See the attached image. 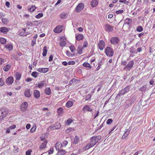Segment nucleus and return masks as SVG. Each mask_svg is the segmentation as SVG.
I'll use <instances>...</instances> for the list:
<instances>
[{"label": "nucleus", "mask_w": 155, "mask_h": 155, "mask_svg": "<svg viewBox=\"0 0 155 155\" xmlns=\"http://www.w3.org/2000/svg\"><path fill=\"white\" fill-rule=\"evenodd\" d=\"M114 26H111L108 24H106L105 26V31L109 32H112L113 31Z\"/></svg>", "instance_id": "nucleus-11"}, {"label": "nucleus", "mask_w": 155, "mask_h": 155, "mask_svg": "<svg viewBox=\"0 0 155 155\" xmlns=\"http://www.w3.org/2000/svg\"><path fill=\"white\" fill-rule=\"evenodd\" d=\"M104 52L106 55L109 57H112L114 54L113 49L110 47H107L104 50Z\"/></svg>", "instance_id": "nucleus-1"}, {"label": "nucleus", "mask_w": 155, "mask_h": 155, "mask_svg": "<svg viewBox=\"0 0 155 155\" xmlns=\"http://www.w3.org/2000/svg\"><path fill=\"white\" fill-rule=\"evenodd\" d=\"M10 30V28H6L2 27L0 28V31L1 32L4 34H7V32Z\"/></svg>", "instance_id": "nucleus-15"}, {"label": "nucleus", "mask_w": 155, "mask_h": 155, "mask_svg": "<svg viewBox=\"0 0 155 155\" xmlns=\"http://www.w3.org/2000/svg\"><path fill=\"white\" fill-rule=\"evenodd\" d=\"M73 122L72 118H68L67 121L66 122V124L67 125H69L71 124V123Z\"/></svg>", "instance_id": "nucleus-34"}, {"label": "nucleus", "mask_w": 155, "mask_h": 155, "mask_svg": "<svg viewBox=\"0 0 155 155\" xmlns=\"http://www.w3.org/2000/svg\"><path fill=\"white\" fill-rule=\"evenodd\" d=\"M48 68H39L37 69V71L41 73H46L48 71Z\"/></svg>", "instance_id": "nucleus-17"}, {"label": "nucleus", "mask_w": 155, "mask_h": 155, "mask_svg": "<svg viewBox=\"0 0 155 155\" xmlns=\"http://www.w3.org/2000/svg\"><path fill=\"white\" fill-rule=\"evenodd\" d=\"M6 42V40L5 38H0V43L2 44H4Z\"/></svg>", "instance_id": "nucleus-41"}, {"label": "nucleus", "mask_w": 155, "mask_h": 155, "mask_svg": "<svg viewBox=\"0 0 155 155\" xmlns=\"http://www.w3.org/2000/svg\"><path fill=\"white\" fill-rule=\"evenodd\" d=\"M130 53L132 54L136 53V52L135 49H134L133 48H130Z\"/></svg>", "instance_id": "nucleus-49"}, {"label": "nucleus", "mask_w": 155, "mask_h": 155, "mask_svg": "<svg viewBox=\"0 0 155 155\" xmlns=\"http://www.w3.org/2000/svg\"><path fill=\"white\" fill-rule=\"evenodd\" d=\"M5 48L9 51H11L13 49V46L11 44H6L5 45Z\"/></svg>", "instance_id": "nucleus-22"}, {"label": "nucleus", "mask_w": 155, "mask_h": 155, "mask_svg": "<svg viewBox=\"0 0 155 155\" xmlns=\"http://www.w3.org/2000/svg\"><path fill=\"white\" fill-rule=\"evenodd\" d=\"M120 39L117 37H112L110 41V43L113 45H117L120 42Z\"/></svg>", "instance_id": "nucleus-5"}, {"label": "nucleus", "mask_w": 155, "mask_h": 155, "mask_svg": "<svg viewBox=\"0 0 155 155\" xmlns=\"http://www.w3.org/2000/svg\"><path fill=\"white\" fill-rule=\"evenodd\" d=\"M92 147H93V146L91 145L89 143L86 146L84 147L83 149L84 150H88Z\"/></svg>", "instance_id": "nucleus-28"}, {"label": "nucleus", "mask_w": 155, "mask_h": 155, "mask_svg": "<svg viewBox=\"0 0 155 155\" xmlns=\"http://www.w3.org/2000/svg\"><path fill=\"white\" fill-rule=\"evenodd\" d=\"M66 54L68 56H70L71 55V53L68 51H66Z\"/></svg>", "instance_id": "nucleus-61"}, {"label": "nucleus", "mask_w": 155, "mask_h": 155, "mask_svg": "<svg viewBox=\"0 0 155 155\" xmlns=\"http://www.w3.org/2000/svg\"><path fill=\"white\" fill-rule=\"evenodd\" d=\"M28 104L27 102H23L20 106L21 110L22 112H25L27 110L28 107Z\"/></svg>", "instance_id": "nucleus-6"}, {"label": "nucleus", "mask_w": 155, "mask_h": 155, "mask_svg": "<svg viewBox=\"0 0 155 155\" xmlns=\"http://www.w3.org/2000/svg\"><path fill=\"white\" fill-rule=\"evenodd\" d=\"M75 64V62L74 61H71L68 62V64L69 65H74Z\"/></svg>", "instance_id": "nucleus-60"}, {"label": "nucleus", "mask_w": 155, "mask_h": 155, "mask_svg": "<svg viewBox=\"0 0 155 155\" xmlns=\"http://www.w3.org/2000/svg\"><path fill=\"white\" fill-rule=\"evenodd\" d=\"M137 31L138 32H141L143 30V28L141 26H138L137 28Z\"/></svg>", "instance_id": "nucleus-45"}, {"label": "nucleus", "mask_w": 155, "mask_h": 155, "mask_svg": "<svg viewBox=\"0 0 155 155\" xmlns=\"http://www.w3.org/2000/svg\"><path fill=\"white\" fill-rule=\"evenodd\" d=\"M21 74L17 72L15 74V78L17 80H19L21 78Z\"/></svg>", "instance_id": "nucleus-29"}, {"label": "nucleus", "mask_w": 155, "mask_h": 155, "mask_svg": "<svg viewBox=\"0 0 155 155\" xmlns=\"http://www.w3.org/2000/svg\"><path fill=\"white\" fill-rule=\"evenodd\" d=\"M41 140L42 141H44L40 147V148L41 149H43L45 148L46 147L47 143V140L44 137H41Z\"/></svg>", "instance_id": "nucleus-7"}, {"label": "nucleus", "mask_w": 155, "mask_h": 155, "mask_svg": "<svg viewBox=\"0 0 155 155\" xmlns=\"http://www.w3.org/2000/svg\"><path fill=\"white\" fill-rule=\"evenodd\" d=\"M4 60L2 58H0V66L2 65L4 62Z\"/></svg>", "instance_id": "nucleus-56"}, {"label": "nucleus", "mask_w": 155, "mask_h": 155, "mask_svg": "<svg viewBox=\"0 0 155 155\" xmlns=\"http://www.w3.org/2000/svg\"><path fill=\"white\" fill-rule=\"evenodd\" d=\"M57 112L59 115H61L64 113V109L62 107H60L58 109Z\"/></svg>", "instance_id": "nucleus-25"}, {"label": "nucleus", "mask_w": 155, "mask_h": 155, "mask_svg": "<svg viewBox=\"0 0 155 155\" xmlns=\"http://www.w3.org/2000/svg\"><path fill=\"white\" fill-rule=\"evenodd\" d=\"M126 93L124 91V89H123L120 91V92L119 93V94L120 95H122Z\"/></svg>", "instance_id": "nucleus-57"}, {"label": "nucleus", "mask_w": 155, "mask_h": 155, "mask_svg": "<svg viewBox=\"0 0 155 155\" xmlns=\"http://www.w3.org/2000/svg\"><path fill=\"white\" fill-rule=\"evenodd\" d=\"M63 30V25H58L55 27L53 30L54 32L58 33L62 32Z\"/></svg>", "instance_id": "nucleus-8"}, {"label": "nucleus", "mask_w": 155, "mask_h": 155, "mask_svg": "<svg viewBox=\"0 0 155 155\" xmlns=\"http://www.w3.org/2000/svg\"><path fill=\"white\" fill-rule=\"evenodd\" d=\"M62 146L61 143L60 142H58L55 145V148L57 150H59L61 149Z\"/></svg>", "instance_id": "nucleus-21"}, {"label": "nucleus", "mask_w": 155, "mask_h": 155, "mask_svg": "<svg viewBox=\"0 0 155 155\" xmlns=\"http://www.w3.org/2000/svg\"><path fill=\"white\" fill-rule=\"evenodd\" d=\"M34 96L36 99L39 98L40 97V93L39 91L37 90H35L34 91Z\"/></svg>", "instance_id": "nucleus-16"}, {"label": "nucleus", "mask_w": 155, "mask_h": 155, "mask_svg": "<svg viewBox=\"0 0 155 155\" xmlns=\"http://www.w3.org/2000/svg\"><path fill=\"white\" fill-rule=\"evenodd\" d=\"M68 143V142L66 140H64L63 141L62 143L63 145H64V146H66Z\"/></svg>", "instance_id": "nucleus-64"}, {"label": "nucleus", "mask_w": 155, "mask_h": 155, "mask_svg": "<svg viewBox=\"0 0 155 155\" xmlns=\"http://www.w3.org/2000/svg\"><path fill=\"white\" fill-rule=\"evenodd\" d=\"M88 45V42L87 41H85L84 42L83 45L82 47L83 48H86L87 47Z\"/></svg>", "instance_id": "nucleus-52"}, {"label": "nucleus", "mask_w": 155, "mask_h": 155, "mask_svg": "<svg viewBox=\"0 0 155 155\" xmlns=\"http://www.w3.org/2000/svg\"><path fill=\"white\" fill-rule=\"evenodd\" d=\"M5 16V14L3 12H0V18H2Z\"/></svg>", "instance_id": "nucleus-58"}, {"label": "nucleus", "mask_w": 155, "mask_h": 155, "mask_svg": "<svg viewBox=\"0 0 155 155\" xmlns=\"http://www.w3.org/2000/svg\"><path fill=\"white\" fill-rule=\"evenodd\" d=\"M91 97V95L90 94H87L85 97L86 100L88 101L90 100Z\"/></svg>", "instance_id": "nucleus-53"}, {"label": "nucleus", "mask_w": 155, "mask_h": 155, "mask_svg": "<svg viewBox=\"0 0 155 155\" xmlns=\"http://www.w3.org/2000/svg\"><path fill=\"white\" fill-rule=\"evenodd\" d=\"M105 43L103 40H100L98 43V47L99 49L103 50L105 48Z\"/></svg>", "instance_id": "nucleus-9"}, {"label": "nucleus", "mask_w": 155, "mask_h": 155, "mask_svg": "<svg viewBox=\"0 0 155 155\" xmlns=\"http://www.w3.org/2000/svg\"><path fill=\"white\" fill-rule=\"evenodd\" d=\"M26 28H24L22 29V31L21 32H20L19 33V35L22 36H25L27 35V34L25 33V32L26 31Z\"/></svg>", "instance_id": "nucleus-36"}, {"label": "nucleus", "mask_w": 155, "mask_h": 155, "mask_svg": "<svg viewBox=\"0 0 155 155\" xmlns=\"http://www.w3.org/2000/svg\"><path fill=\"white\" fill-rule=\"evenodd\" d=\"M98 4V0H92L91 2V6L93 7H96Z\"/></svg>", "instance_id": "nucleus-18"}, {"label": "nucleus", "mask_w": 155, "mask_h": 155, "mask_svg": "<svg viewBox=\"0 0 155 155\" xmlns=\"http://www.w3.org/2000/svg\"><path fill=\"white\" fill-rule=\"evenodd\" d=\"M82 110L84 112H92L93 111V109L90 107L88 105H85L83 108Z\"/></svg>", "instance_id": "nucleus-12"}, {"label": "nucleus", "mask_w": 155, "mask_h": 155, "mask_svg": "<svg viewBox=\"0 0 155 155\" xmlns=\"http://www.w3.org/2000/svg\"><path fill=\"white\" fill-rule=\"evenodd\" d=\"M32 152V150H28L26 152V155H31V153Z\"/></svg>", "instance_id": "nucleus-55"}, {"label": "nucleus", "mask_w": 155, "mask_h": 155, "mask_svg": "<svg viewBox=\"0 0 155 155\" xmlns=\"http://www.w3.org/2000/svg\"><path fill=\"white\" fill-rule=\"evenodd\" d=\"M8 21V20L6 18H2V22L5 24H7Z\"/></svg>", "instance_id": "nucleus-38"}, {"label": "nucleus", "mask_w": 155, "mask_h": 155, "mask_svg": "<svg viewBox=\"0 0 155 155\" xmlns=\"http://www.w3.org/2000/svg\"><path fill=\"white\" fill-rule=\"evenodd\" d=\"M67 44L66 42L64 41H62L60 42L59 45L61 47H64Z\"/></svg>", "instance_id": "nucleus-35"}, {"label": "nucleus", "mask_w": 155, "mask_h": 155, "mask_svg": "<svg viewBox=\"0 0 155 155\" xmlns=\"http://www.w3.org/2000/svg\"><path fill=\"white\" fill-rule=\"evenodd\" d=\"M130 88V86H128L126 87L124 89L126 93L128 92L129 91Z\"/></svg>", "instance_id": "nucleus-50"}, {"label": "nucleus", "mask_w": 155, "mask_h": 155, "mask_svg": "<svg viewBox=\"0 0 155 155\" xmlns=\"http://www.w3.org/2000/svg\"><path fill=\"white\" fill-rule=\"evenodd\" d=\"M147 89V86L145 85H144L141 87L139 89V90L142 92L145 91Z\"/></svg>", "instance_id": "nucleus-37"}, {"label": "nucleus", "mask_w": 155, "mask_h": 155, "mask_svg": "<svg viewBox=\"0 0 155 155\" xmlns=\"http://www.w3.org/2000/svg\"><path fill=\"white\" fill-rule=\"evenodd\" d=\"M5 84L3 79L2 78H0V86H2Z\"/></svg>", "instance_id": "nucleus-48"}, {"label": "nucleus", "mask_w": 155, "mask_h": 155, "mask_svg": "<svg viewBox=\"0 0 155 155\" xmlns=\"http://www.w3.org/2000/svg\"><path fill=\"white\" fill-rule=\"evenodd\" d=\"M11 65L10 64H7L5 65L3 68L4 70L5 71H8L11 68Z\"/></svg>", "instance_id": "nucleus-24"}, {"label": "nucleus", "mask_w": 155, "mask_h": 155, "mask_svg": "<svg viewBox=\"0 0 155 155\" xmlns=\"http://www.w3.org/2000/svg\"><path fill=\"white\" fill-rule=\"evenodd\" d=\"M54 149L53 148H51L48 151L49 154H51L53 152Z\"/></svg>", "instance_id": "nucleus-62"}, {"label": "nucleus", "mask_w": 155, "mask_h": 155, "mask_svg": "<svg viewBox=\"0 0 155 155\" xmlns=\"http://www.w3.org/2000/svg\"><path fill=\"white\" fill-rule=\"evenodd\" d=\"M38 73L37 72H33L31 74V75L34 78H36L37 76Z\"/></svg>", "instance_id": "nucleus-51"}, {"label": "nucleus", "mask_w": 155, "mask_h": 155, "mask_svg": "<svg viewBox=\"0 0 155 155\" xmlns=\"http://www.w3.org/2000/svg\"><path fill=\"white\" fill-rule=\"evenodd\" d=\"M43 16V14L42 13H39L35 16V18L37 19H39L42 17Z\"/></svg>", "instance_id": "nucleus-44"}, {"label": "nucleus", "mask_w": 155, "mask_h": 155, "mask_svg": "<svg viewBox=\"0 0 155 155\" xmlns=\"http://www.w3.org/2000/svg\"><path fill=\"white\" fill-rule=\"evenodd\" d=\"M47 51V47L46 46L44 47L43 48V52L42 53V55L44 57H45L46 56Z\"/></svg>", "instance_id": "nucleus-30"}, {"label": "nucleus", "mask_w": 155, "mask_h": 155, "mask_svg": "<svg viewBox=\"0 0 155 155\" xmlns=\"http://www.w3.org/2000/svg\"><path fill=\"white\" fill-rule=\"evenodd\" d=\"M45 93L48 95H50L51 93V90L50 88H46L45 90Z\"/></svg>", "instance_id": "nucleus-32"}, {"label": "nucleus", "mask_w": 155, "mask_h": 155, "mask_svg": "<svg viewBox=\"0 0 155 155\" xmlns=\"http://www.w3.org/2000/svg\"><path fill=\"white\" fill-rule=\"evenodd\" d=\"M16 125L15 124H14V125H13L10 126L9 127V128L10 129H14L16 128Z\"/></svg>", "instance_id": "nucleus-59"}, {"label": "nucleus", "mask_w": 155, "mask_h": 155, "mask_svg": "<svg viewBox=\"0 0 155 155\" xmlns=\"http://www.w3.org/2000/svg\"><path fill=\"white\" fill-rule=\"evenodd\" d=\"M73 104V102L71 101H68L66 104V106L68 107H71Z\"/></svg>", "instance_id": "nucleus-27"}, {"label": "nucleus", "mask_w": 155, "mask_h": 155, "mask_svg": "<svg viewBox=\"0 0 155 155\" xmlns=\"http://www.w3.org/2000/svg\"><path fill=\"white\" fill-rule=\"evenodd\" d=\"M8 113V110L2 108L0 109V120H2L6 117Z\"/></svg>", "instance_id": "nucleus-3"}, {"label": "nucleus", "mask_w": 155, "mask_h": 155, "mask_svg": "<svg viewBox=\"0 0 155 155\" xmlns=\"http://www.w3.org/2000/svg\"><path fill=\"white\" fill-rule=\"evenodd\" d=\"M36 129V125H33L32 127L30 130V132L31 133H33L34 132Z\"/></svg>", "instance_id": "nucleus-40"}, {"label": "nucleus", "mask_w": 155, "mask_h": 155, "mask_svg": "<svg viewBox=\"0 0 155 155\" xmlns=\"http://www.w3.org/2000/svg\"><path fill=\"white\" fill-rule=\"evenodd\" d=\"M14 81V78L10 76L8 77L6 81V83L8 85L12 84Z\"/></svg>", "instance_id": "nucleus-13"}, {"label": "nucleus", "mask_w": 155, "mask_h": 155, "mask_svg": "<svg viewBox=\"0 0 155 155\" xmlns=\"http://www.w3.org/2000/svg\"><path fill=\"white\" fill-rule=\"evenodd\" d=\"M24 94L25 96L29 98L30 97L31 95V93L30 92V89H27L24 91Z\"/></svg>", "instance_id": "nucleus-14"}, {"label": "nucleus", "mask_w": 155, "mask_h": 155, "mask_svg": "<svg viewBox=\"0 0 155 155\" xmlns=\"http://www.w3.org/2000/svg\"><path fill=\"white\" fill-rule=\"evenodd\" d=\"M134 64V62L133 60L130 61L124 68V69L127 71H130L133 66Z\"/></svg>", "instance_id": "nucleus-4"}, {"label": "nucleus", "mask_w": 155, "mask_h": 155, "mask_svg": "<svg viewBox=\"0 0 155 155\" xmlns=\"http://www.w3.org/2000/svg\"><path fill=\"white\" fill-rule=\"evenodd\" d=\"M31 126V125L30 124H28L26 125V127L27 129H29Z\"/></svg>", "instance_id": "nucleus-63"}, {"label": "nucleus", "mask_w": 155, "mask_h": 155, "mask_svg": "<svg viewBox=\"0 0 155 155\" xmlns=\"http://www.w3.org/2000/svg\"><path fill=\"white\" fill-rule=\"evenodd\" d=\"M83 65L84 67L88 68L90 69L91 68H92L91 66L90 65V64L89 63L87 62H84L83 64Z\"/></svg>", "instance_id": "nucleus-31"}, {"label": "nucleus", "mask_w": 155, "mask_h": 155, "mask_svg": "<svg viewBox=\"0 0 155 155\" xmlns=\"http://www.w3.org/2000/svg\"><path fill=\"white\" fill-rule=\"evenodd\" d=\"M36 7L35 5H32L30 8H28V11L30 12H34L36 9Z\"/></svg>", "instance_id": "nucleus-23"}, {"label": "nucleus", "mask_w": 155, "mask_h": 155, "mask_svg": "<svg viewBox=\"0 0 155 155\" xmlns=\"http://www.w3.org/2000/svg\"><path fill=\"white\" fill-rule=\"evenodd\" d=\"M101 139V136H93L90 140L91 141L89 143L94 146Z\"/></svg>", "instance_id": "nucleus-2"}, {"label": "nucleus", "mask_w": 155, "mask_h": 155, "mask_svg": "<svg viewBox=\"0 0 155 155\" xmlns=\"http://www.w3.org/2000/svg\"><path fill=\"white\" fill-rule=\"evenodd\" d=\"M58 151L57 154L58 155H64L66 153L65 151L63 150L60 149Z\"/></svg>", "instance_id": "nucleus-26"}, {"label": "nucleus", "mask_w": 155, "mask_h": 155, "mask_svg": "<svg viewBox=\"0 0 155 155\" xmlns=\"http://www.w3.org/2000/svg\"><path fill=\"white\" fill-rule=\"evenodd\" d=\"M84 5L83 3L79 4L76 8V11L77 12H80L84 8Z\"/></svg>", "instance_id": "nucleus-10"}, {"label": "nucleus", "mask_w": 155, "mask_h": 155, "mask_svg": "<svg viewBox=\"0 0 155 155\" xmlns=\"http://www.w3.org/2000/svg\"><path fill=\"white\" fill-rule=\"evenodd\" d=\"M70 48L71 51L72 53H74L75 51V47L74 45H71L70 47Z\"/></svg>", "instance_id": "nucleus-43"}, {"label": "nucleus", "mask_w": 155, "mask_h": 155, "mask_svg": "<svg viewBox=\"0 0 155 155\" xmlns=\"http://www.w3.org/2000/svg\"><path fill=\"white\" fill-rule=\"evenodd\" d=\"M44 81H41L40 83H39L38 84V87L39 88H41L44 86Z\"/></svg>", "instance_id": "nucleus-42"}, {"label": "nucleus", "mask_w": 155, "mask_h": 155, "mask_svg": "<svg viewBox=\"0 0 155 155\" xmlns=\"http://www.w3.org/2000/svg\"><path fill=\"white\" fill-rule=\"evenodd\" d=\"M84 38V35L82 34H79L76 35V40L78 41L82 40Z\"/></svg>", "instance_id": "nucleus-19"}, {"label": "nucleus", "mask_w": 155, "mask_h": 155, "mask_svg": "<svg viewBox=\"0 0 155 155\" xmlns=\"http://www.w3.org/2000/svg\"><path fill=\"white\" fill-rule=\"evenodd\" d=\"M74 131V129L71 127H69L65 131V132L66 133H69L70 132L72 131Z\"/></svg>", "instance_id": "nucleus-39"}, {"label": "nucleus", "mask_w": 155, "mask_h": 155, "mask_svg": "<svg viewBox=\"0 0 155 155\" xmlns=\"http://www.w3.org/2000/svg\"><path fill=\"white\" fill-rule=\"evenodd\" d=\"M113 122V120L112 119H109L107 121V123L108 124H111Z\"/></svg>", "instance_id": "nucleus-54"}, {"label": "nucleus", "mask_w": 155, "mask_h": 155, "mask_svg": "<svg viewBox=\"0 0 155 155\" xmlns=\"http://www.w3.org/2000/svg\"><path fill=\"white\" fill-rule=\"evenodd\" d=\"M41 21L40 20L34 21L33 23H31V26H38L41 23Z\"/></svg>", "instance_id": "nucleus-20"}, {"label": "nucleus", "mask_w": 155, "mask_h": 155, "mask_svg": "<svg viewBox=\"0 0 155 155\" xmlns=\"http://www.w3.org/2000/svg\"><path fill=\"white\" fill-rule=\"evenodd\" d=\"M79 140V139L78 136H75L74 140V143H75V144L77 143H78Z\"/></svg>", "instance_id": "nucleus-47"}, {"label": "nucleus", "mask_w": 155, "mask_h": 155, "mask_svg": "<svg viewBox=\"0 0 155 155\" xmlns=\"http://www.w3.org/2000/svg\"><path fill=\"white\" fill-rule=\"evenodd\" d=\"M84 48L82 47H79L77 50L78 53L79 54H81L83 53Z\"/></svg>", "instance_id": "nucleus-33"}, {"label": "nucleus", "mask_w": 155, "mask_h": 155, "mask_svg": "<svg viewBox=\"0 0 155 155\" xmlns=\"http://www.w3.org/2000/svg\"><path fill=\"white\" fill-rule=\"evenodd\" d=\"M124 11L123 10H119L116 11H115V13L117 15L119 14H121L124 12Z\"/></svg>", "instance_id": "nucleus-46"}]
</instances>
